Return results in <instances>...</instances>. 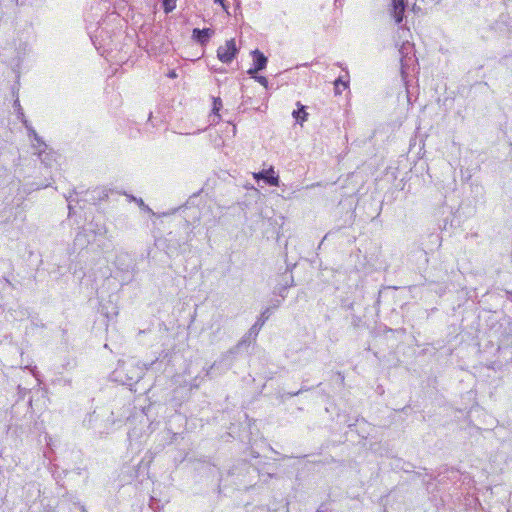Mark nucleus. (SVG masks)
<instances>
[{
	"instance_id": "4468645a",
	"label": "nucleus",
	"mask_w": 512,
	"mask_h": 512,
	"mask_svg": "<svg viewBox=\"0 0 512 512\" xmlns=\"http://www.w3.org/2000/svg\"><path fill=\"white\" fill-rule=\"evenodd\" d=\"M133 200L141 207L143 208L144 210L146 211H150V208L144 204L143 200L140 198V199H137L135 197H133Z\"/></svg>"
},
{
	"instance_id": "39448f33",
	"label": "nucleus",
	"mask_w": 512,
	"mask_h": 512,
	"mask_svg": "<svg viewBox=\"0 0 512 512\" xmlns=\"http://www.w3.org/2000/svg\"><path fill=\"white\" fill-rule=\"evenodd\" d=\"M213 34H214V31L209 28H205V29L195 28L192 32L193 38L196 39L202 45L206 44Z\"/></svg>"
},
{
	"instance_id": "2eb2a0df",
	"label": "nucleus",
	"mask_w": 512,
	"mask_h": 512,
	"mask_svg": "<svg viewBox=\"0 0 512 512\" xmlns=\"http://www.w3.org/2000/svg\"><path fill=\"white\" fill-rule=\"evenodd\" d=\"M76 509L78 510V512H87V510L85 509V507L83 505L76 506Z\"/></svg>"
},
{
	"instance_id": "ddd939ff",
	"label": "nucleus",
	"mask_w": 512,
	"mask_h": 512,
	"mask_svg": "<svg viewBox=\"0 0 512 512\" xmlns=\"http://www.w3.org/2000/svg\"><path fill=\"white\" fill-rule=\"evenodd\" d=\"M253 77L261 84L263 85L264 87L267 88L268 86V80L266 79V77L264 76H254Z\"/></svg>"
},
{
	"instance_id": "f257e3e1",
	"label": "nucleus",
	"mask_w": 512,
	"mask_h": 512,
	"mask_svg": "<svg viewBox=\"0 0 512 512\" xmlns=\"http://www.w3.org/2000/svg\"><path fill=\"white\" fill-rule=\"evenodd\" d=\"M237 53L236 43L234 39L226 41L225 45L217 49V57L223 63H230Z\"/></svg>"
},
{
	"instance_id": "dca6fc26",
	"label": "nucleus",
	"mask_w": 512,
	"mask_h": 512,
	"mask_svg": "<svg viewBox=\"0 0 512 512\" xmlns=\"http://www.w3.org/2000/svg\"><path fill=\"white\" fill-rule=\"evenodd\" d=\"M216 3H220L224 10H226V5L224 4V0H214Z\"/></svg>"
},
{
	"instance_id": "7ed1b4c3",
	"label": "nucleus",
	"mask_w": 512,
	"mask_h": 512,
	"mask_svg": "<svg viewBox=\"0 0 512 512\" xmlns=\"http://www.w3.org/2000/svg\"><path fill=\"white\" fill-rule=\"evenodd\" d=\"M253 177L256 180L263 179L267 184H269L271 186L279 185V176L275 175L273 167H270L268 170H263L261 172L254 173Z\"/></svg>"
},
{
	"instance_id": "f8f14e48",
	"label": "nucleus",
	"mask_w": 512,
	"mask_h": 512,
	"mask_svg": "<svg viewBox=\"0 0 512 512\" xmlns=\"http://www.w3.org/2000/svg\"><path fill=\"white\" fill-rule=\"evenodd\" d=\"M222 107V101L220 98H214L213 100V113L215 115V117H218L219 118V115L217 114V112L221 109Z\"/></svg>"
},
{
	"instance_id": "423d86ee",
	"label": "nucleus",
	"mask_w": 512,
	"mask_h": 512,
	"mask_svg": "<svg viewBox=\"0 0 512 512\" xmlns=\"http://www.w3.org/2000/svg\"><path fill=\"white\" fill-rule=\"evenodd\" d=\"M23 123L28 130L29 136H33L34 140L37 142V145H34V147L37 149L38 155L41 156V154L46 150L47 145L41 140L36 131L28 125L27 120H23Z\"/></svg>"
},
{
	"instance_id": "1a4fd4ad",
	"label": "nucleus",
	"mask_w": 512,
	"mask_h": 512,
	"mask_svg": "<svg viewBox=\"0 0 512 512\" xmlns=\"http://www.w3.org/2000/svg\"><path fill=\"white\" fill-rule=\"evenodd\" d=\"M299 106L298 110L293 111V117L300 123L304 122L307 119L308 113L305 111V107L301 105L299 102L297 103Z\"/></svg>"
},
{
	"instance_id": "0eeeda50",
	"label": "nucleus",
	"mask_w": 512,
	"mask_h": 512,
	"mask_svg": "<svg viewBox=\"0 0 512 512\" xmlns=\"http://www.w3.org/2000/svg\"><path fill=\"white\" fill-rule=\"evenodd\" d=\"M393 17L396 23H400L403 20V13L405 10L404 0H392Z\"/></svg>"
},
{
	"instance_id": "20e7f679",
	"label": "nucleus",
	"mask_w": 512,
	"mask_h": 512,
	"mask_svg": "<svg viewBox=\"0 0 512 512\" xmlns=\"http://www.w3.org/2000/svg\"><path fill=\"white\" fill-rule=\"evenodd\" d=\"M252 56H253L254 68H251L248 70V74L251 76H253L258 71L263 70L267 64V58L259 50H254L252 52Z\"/></svg>"
},
{
	"instance_id": "f3484780",
	"label": "nucleus",
	"mask_w": 512,
	"mask_h": 512,
	"mask_svg": "<svg viewBox=\"0 0 512 512\" xmlns=\"http://www.w3.org/2000/svg\"><path fill=\"white\" fill-rule=\"evenodd\" d=\"M169 77H172V78H173V77H176L175 72H174V71L170 72V73H169Z\"/></svg>"
},
{
	"instance_id": "9b49d317",
	"label": "nucleus",
	"mask_w": 512,
	"mask_h": 512,
	"mask_svg": "<svg viewBox=\"0 0 512 512\" xmlns=\"http://www.w3.org/2000/svg\"><path fill=\"white\" fill-rule=\"evenodd\" d=\"M334 86H335V93L340 94L341 93L340 87H342L343 89H346L347 83L345 81H343L341 78H338L335 80Z\"/></svg>"
},
{
	"instance_id": "9d476101",
	"label": "nucleus",
	"mask_w": 512,
	"mask_h": 512,
	"mask_svg": "<svg viewBox=\"0 0 512 512\" xmlns=\"http://www.w3.org/2000/svg\"><path fill=\"white\" fill-rule=\"evenodd\" d=\"M165 13H170L176 8V0H163Z\"/></svg>"
},
{
	"instance_id": "6e6552de",
	"label": "nucleus",
	"mask_w": 512,
	"mask_h": 512,
	"mask_svg": "<svg viewBox=\"0 0 512 512\" xmlns=\"http://www.w3.org/2000/svg\"><path fill=\"white\" fill-rule=\"evenodd\" d=\"M269 318V308H267L257 319L255 324L250 328V334L258 335L259 330Z\"/></svg>"
},
{
	"instance_id": "f03ea898",
	"label": "nucleus",
	"mask_w": 512,
	"mask_h": 512,
	"mask_svg": "<svg viewBox=\"0 0 512 512\" xmlns=\"http://www.w3.org/2000/svg\"><path fill=\"white\" fill-rule=\"evenodd\" d=\"M413 49L414 45L409 41L404 42L399 49L402 74L405 73V69L414 61Z\"/></svg>"
}]
</instances>
